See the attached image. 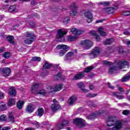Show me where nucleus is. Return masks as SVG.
Instances as JSON below:
<instances>
[{
  "label": "nucleus",
  "mask_w": 130,
  "mask_h": 130,
  "mask_svg": "<svg viewBox=\"0 0 130 130\" xmlns=\"http://www.w3.org/2000/svg\"><path fill=\"white\" fill-rule=\"evenodd\" d=\"M24 36L27 38V39L24 41L25 44H32V43L36 40V36H35L34 34L29 32V31L25 32Z\"/></svg>",
  "instance_id": "nucleus-1"
},
{
  "label": "nucleus",
  "mask_w": 130,
  "mask_h": 130,
  "mask_svg": "<svg viewBox=\"0 0 130 130\" xmlns=\"http://www.w3.org/2000/svg\"><path fill=\"white\" fill-rule=\"evenodd\" d=\"M66 31H63L61 29H59L57 30V34L56 35V39L58 42H64L66 41V37L67 35Z\"/></svg>",
  "instance_id": "nucleus-2"
},
{
  "label": "nucleus",
  "mask_w": 130,
  "mask_h": 130,
  "mask_svg": "<svg viewBox=\"0 0 130 130\" xmlns=\"http://www.w3.org/2000/svg\"><path fill=\"white\" fill-rule=\"evenodd\" d=\"M70 123V121L68 120H63L60 122H59L56 124V127L57 130L63 129L66 126H68Z\"/></svg>",
  "instance_id": "nucleus-3"
},
{
  "label": "nucleus",
  "mask_w": 130,
  "mask_h": 130,
  "mask_svg": "<svg viewBox=\"0 0 130 130\" xmlns=\"http://www.w3.org/2000/svg\"><path fill=\"white\" fill-rule=\"evenodd\" d=\"M92 46H93V42L91 41H89L88 40L82 41V47L83 48L84 50L90 49V48L92 47Z\"/></svg>",
  "instance_id": "nucleus-4"
},
{
  "label": "nucleus",
  "mask_w": 130,
  "mask_h": 130,
  "mask_svg": "<svg viewBox=\"0 0 130 130\" xmlns=\"http://www.w3.org/2000/svg\"><path fill=\"white\" fill-rule=\"evenodd\" d=\"M0 73L3 75V77L7 78L8 77H10V75H11L12 71L9 68H0Z\"/></svg>",
  "instance_id": "nucleus-5"
},
{
  "label": "nucleus",
  "mask_w": 130,
  "mask_h": 130,
  "mask_svg": "<svg viewBox=\"0 0 130 130\" xmlns=\"http://www.w3.org/2000/svg\"><path fill=\"white\" fill-rule=\"evenodd\" d=\"M105 111L100 110L99 111L96 112L95 113H92L90 114H89V116L87 117V119H95L96 118V117L98 116V115H101L102 114H103Z\"/></svg>",
  "instance_id": "nucleus-6"
},
{
  "label": "nucleus",
  "mask_w": 130,
  "mask_h": 130,
  "mask_svg": "<svg viewBox=\"0 0 130 130\" xmlns=\"http://www.w3.org/2000/svg\"><path fill=\"white\" fill-rule=\"evenodd\" d=\"M99 53H100V48L95 47L92 50L91 53L89 54V55L90 58H95V57H97Z\"/></svg>",
  "instance_id": "nucleus-7"
},
{
  "label": "nucleus",
  "mask_w": 130,
  "mask_h": 130,
  "mask_svg": "<svg viewBox=\"0 0 130 130\" xmlns=\"http://www.w3.org/2000/svg\"><path fill=\"white\" fill-rule=\"evenodd\" d=\"M128 64L129 63L127 61L125 60H120L118 61L117 67L121 70V69H123L125 66H128Z\"/></svg>",
  "instance_id": "nucleus-8"
},
{
  "label": "nucleus",
  "mask_w": 130,
  "mask_h": 130,
  "mask_svg": "<svg viewBox=\"0 0 130 130\" xmlns=\"http://www.w3.org/2000/svg\"><path fill=\"white\" fill-rule=\"evenodd\" d=\"M8 94L11 97H15L17 95V90L15 87L11 86L8 90Z\"/></svg>",
  "instance_id": "nucleus-9"
},
{
  "label": "nucleus",
  "mask_w": 130,
  "mask_h": 130,
  "mask_svg": "<svg viewBox=\"0 0 130 130\" xmlns=\"http://www.w3.org/2000/svg\"><path fill=\"white\" fill-rule=\"evenodd\" d=\"M70 9L71 10L70 12V16H76L77 15V7L76 4L73 3L70 7Z\"/></svg>",
  "instance_id": "nucleus-10"
},
{
  "label": "nucleus",
  "mask_w": 130,
  "mask_h": 130,
  "mask_svg": "<svg viewBox=\"0 0 130 130\" xmlns=\"http://www.w3.org/2000/svg\"><path fill=\"white\" fill-rule=\"evenodd\" d=\"M51 110L52 112H55V111H57L59 110L61 108L60 105L57 104H53L50 106Z\"/></svg>",
  "instance_id": "nucleus-11"
},
{
  "label": "nucleus",
  "mask_w": 130,
  "mask_h": 130,
  "mask_svg": "<svg viewBox=\"0 0 130 130\" xmlns=\"http://www.w3.org/2000/svg\"><path fill=\"white\" fill-rule=\"evenodd\" d=\"M35 109H34V107L32 105V104H28L26 109H25V111L26 112H27V113H32L33 111H34Z\"/></svg>",
  "instance_id": "nucleus-12"
},
{
  "label": "nucleus",
  "mask_w": 130,
  "mask_h": 130,
  "mask_svg": "<svg viewBox=\"0 0 130 130\" xmlns=\"http://www.w3.org/2000/svg\"><path fill=\"white\" fill-rule=\"evenodd\" d=\"M57 49H63L65 51H68L70 49V46L66 45H58L56 46Z\"/></svg>",
  "instance_id": "nucleus-13"
},
{
  "label": "nucleus",
  "mask_w": 130,
  "mask_h": 130,
  "mask_svg": "<svg viewBox=\"0 0 130 130\" xmlns=\"http://www.w3.org/2000/svg\"><path fill=\"white\" fill-rule=\"evenodd\" d=\"M71 32L72 34H74L75 36H79L81 34L82 31L77 29L76 28H72L71 29Z\"/></svg>",
  "instance_id": "nucleus-14"
},
{
  "label": "nucleus",
  "mask_w": 130,
  "mask_h": 130,
  "mask_svg": "<svg viewBox=\"0 0 130 130\" xmlns=\"http://www.w3.org/2000/svg\"><path fill=\"white\" fill-rule=\"evenodd\" d=\"M51 67H52V64L46 61H45L44 64L43 65L42 71H44V70H49Z\"/></svg>",
  "instance_id": "nucleus-15"
},
{
  "label": "nucleus",
  "mask_w": 130,
  "mask_h": 130,
  "mask_svg": "<svg viewBox=\"0 0 130 130\" xmlns=\"http://www.w3.org/2000/svg\"><path fill=\"white\" fill-rule=\"evenodd\" d=\"M73 123L75 125H81L82 124V118H76L73 119Z\"/></svg>",
  "instance_id": "nucleus-16"
},
{
  "label": "nucleus",
  "mask_w": 130,
  "mask_h": 130,
  "mask_svg": "<svg viewBox=\"0 0 130 130\" xmlns=\"http://www.w3.org/2000/svg\"><path fill=\"white\" fill-rule=\"evenodd\" d=\"M6 39L10 44H12V45H15V41H14V36H7L6 37Z\"/></svg>",
  "instance_id": "nucleus-17"
},
{
  "label": "nucleus",
  "mask_w": 130,
  "mask_h": 130,
  "mask_svg": "<svg viewBox=\"0 0 130 130\" xmlns=\"http://www.w3.org/2000/svg\"><path fill=\"white\" fill-rule=\"evenodd\" d=\"M39 87V84L36 83L32 85L31 87V92L32 94H35L37 90H38V88Z\"/></svg>",
  "instance_id": "nucleus-18"
},
{
  "label": "nucleus",
  "mask_w": 130,
  "mask_h": 130,
  "mask_svg": "<svg viewBox=\"0 0 130 130\" xmlns=\"http://www.w3.org/2000/svg\"><path fill=\"white\" fill-rule=\"evenodd\" d=\"M54 77H53L54 81H60L62 79V73L58 72L56 75H54Z\"/></svg>",
  "instance_id": "nucleus-19"
},
{
  "label": "nucleus",
  "mask_w": 130,
  "mask_h": 130,
  "mask_svg": "<svg viewBox=\"0 0 130 130\" xmlns=\"http://www.w3.org/2000/svg\"><path fill=\"white\" fill-rule=\"evenodd\" d=\"M120 94L119 92H113L112 93V95L114 97H116L117 99L121 100V99H124L125 97L123 95H119Z\"/></svg>",
  "instance_id": "nucleus-20"
},
{
  "label": "nucleus",
  "mask_w": 130,
  "mask_h": 130,
  "mask_svg": "<svg viewBox=\"0 0 130 130\" xmlns=\"http://www.w3.org/2000/svg\"><path fill=\"white\" fill-rule=\"evenodd\" d=\"M77 101V96L72 95L69 100V105H73Z\"/></svg>",
  "instance_id": "nucleus-21"
},
{
  "label": "nucleus",
  "mask_w": 130,
  "mask_h": 130,
  "mask_svg": "<svg viewBox=\"0 0 130 130\" xmlns=\"http://www.w3.org/2000/svg\"><path fill=\"white\" fill-rule=\"evenodd\" d=\"M117 71V68L116 67V66H113L112 67H110L109 74H110V75H111L112 74H115V73H116Z\"/></svg>",
  "instance_id": "nucleus-22"
},
{
  "label": "nucleus",
  "mask_w": 130,
  "mask_h": 130,
  "mask_svg": "<svg viewBox=\"0 0 130 130\" xmlns=\"http://www.w3.org/2000/svg\"><path fill=\"white\" fill-rule=\"evenodd\" d=\"M82 79V72H79L78 74H76L74 76V77L73 78V81H78Z\"/></svg>",
  "instance_id": "nucleus-23"
},
{
  "label": "nucleus",
  "mask_w": 130,
  "mask_h": 130,
  "mask_svg": "<svg viewBox=\"0 0 130 130\" xmlns=\"http://www.w3.org/2000/svg\"><path fill=\"white\" fill-rule=\"evenodd\" d=\"M16 104V101H15V99L14 98H10L8 103V106H13Z\"/></svg>",
  "instance_id": "nucleus-24"
},
{
  "label": "nucleus",
  "mask_w": 130,
  "mask_h": 130,
  "mask_svg": "<svg viewBox=\"0 0 130 130\" xmlns=\"http://www.w3.org/2000/svg\"><path fill=\"white\" fill-rule=\"evenodd\" d=\"M43 114H44V109L43 108H39L38 109V116L41 117V116H43Z\"/></svg>",
  "instance_id": "nucleus-25"
},
{
  "label": "nucleus",
  "mask_w": 130,
  "mask_h": 130,
  "mask_svg": "<svg viewBox=\"0 0 130 130\" xmlns=\"http://www.w3.org/2000/svg\"><path fill=\"white\" fill-rule=\"evenodd\" d=\"M113 42H114V39H108L105 41V44L106 45H110V44H112V43H113Z\"/></svg>",
  "instance_id": "nucleus-26"
},
{
  "label": "nucleus",
  "mask_w": 130,
  "mask_h": 130,
  "mask_svg": "<svg viewBox=\"0 0 130 130\" xmlns=\"http://www.w3.org/2000/svg\"><path fill=\"white\" fill-rule=\"evenodd\" d=\"M8 121H11V122H12V123L15 122V117H14L12 113L9 114Z\"/></svg>",
  "instance_id": "nucleus-27"
},
{
  "label": "nucleus",
  "mask_w": 130,
  "mask_h": 130,
  "mask_svg": "<svg viewBox=\"0 0 130 130\" xmlns=\"http://www.w3.org/2000/svg\"><path fill=\"white\" fill-rule=\"evenodd\" d=\"M24 103H25V102H24V101H19L17 103V105H16L17 108H18L19 110L22 109V107H23V104H24Z\"/></svg>",
  "instance_id": "nucleus-28"
},
{
  "label": "nucleus",
  "mask_w": 130,
  "mask_h": 130,
  "mask_svg": "<svg viewBox=\"0 0 130 130\" xmlns=\"http://www.w3.org/2000/svg\"><path fill=\"white\" fill-rule=\"evenodd\" d=\"M98 31L99 34H100L101 36H103V37L106 36V32L104 31V29H103V28L100 27L98 29Z\"/></svg>",
  "instance_id": "nucleus-29"
},
{
  "label": "nucleus",
  "mask_w": 130,
  "mask_h": 130,
  "mask_svg": "<svg viewBox=\"0 0 130 130\" xmlns=\"http://www.w3.org/2000/svg\"><path fill=\"white\" fill-rule=\"evenodd\" d=\"M103 10L108 14H112V11H113V9L112 8V7H106L105 8H104Z\"/></svg>",
  "instance_id": "nucleus-30"
},
{
  "label": "nucleus",
  "mask_w": 130,
  "mask_h": 130,
  "mask_svg": "<svg viewBox=\"0 0 130 130\" xmlns=\"http://www.w3.org/2000/svg\"><path fill=\"white\" fill-rule=\"evenodd\" d=\"M88 105L91 107H97L98 105L93 101H89L87 102Z\"/></svg>",
  "instance_id": "nucleus-31"
},
{
  "label": "nucleus",
  "mask_w": 130,
  "mask_h": 130,
  "mask_svg": "<svg viewBox=\"0 0 130 130\" xmlns=\"http://www.w3.org/2000/svg\"><path fill=\"white\" fill-rule=\"evenodd\" d=\"M74 55H75V53H74V52H68V53L66 54V58H71V57H73V56H74Z\"/></svg>",
  "instance_id": "nucleus-32"
},
{
  "label": "nucleus",
  "mask_w": 130,
  "mask_h": 130,
  "mask_svg": "<svg viewBox=\"0 0 130 130\" xmlns=\"http://www.w3.org/2000/svg\"><path fill=\"white\" fill-rule=\"evenodd\" d=\"M62 89V86L60 84H57L55 86V90L56 92L60 91Z\"/></svg>",
  "instance_id": "nucleus-33"
},
{
  "label": "nucleus",
  "mask_w": 130,
  "mask_h": 130,
  "mask_svg": "<svg viewBox=\"0 0 130 130\" xmlns=\"http://www.w3.org/2000/svg\"><path fill=\"white\" fill-rule=\"evenodd\" d=\"M84 16L86 18H93V14L89 11L85 12Z\"/></svg>",
  "instance_id": "nucleus-34"
},
{
  "label": "nucleus",
  "mask_w": 130,
  "mask_h": 130,
  "mask_svg": "<svg viewBox=\"0 0 130 130\" xmlns=\"http://www.w3.org/2000/svg\"><path fill=\"white\" fill-rule=\"evenodd\" d=\"M77 40V38L76 37L72 36L71 35H69L68 36V41H76Z\"/></svg>",
  "instance_id": "nucleus-35"
},
{
  "label": "nucleus",
  "mask_w": 130,
  "mask_h": 130,
  "mask_svg": "<svg viewBox=\"0 0 130 130\" xmlns=\"http://www.w3.org/2000/svg\"><path fill=\"white\" fill-rule=\"evenodd\" d=\"M94 68H95L94 66H89L85 69L84 72L85 73H90Z\"/></svg>",
  "instance_id": "nucleus-36"
},
{
  "label": "nucleus",
  "mask_w": 130,
  "mask_h": 130,
  "mask_svg": "<svg viewBox=\"0 0 130 130\" xmlns=\"http://www.w3.org/2000/svg\"><path fill=\"white\" fill-rule=\"evenodd\" d=\"M15 10H16V6L12 5L9 7L8 9V12H9V13H13V12H14Z\"/></svg>",
  "instance_id": "nucleus-37"
},
{
  "label": "nucleus",
  "mask_w": 130,
  "mask_h": 130,
  "mask_svg": "<svg viewBox=\"0 0 130 130\" xmlns=\"http://www.w3.org/2000/svg\"><path fill=\"white\" fill-rule=\"evenodd\" d=\"M3 57L5 58H8L11 56V53L10 52H5L4 54H2Z\"/></svg>",
  "instance_id": "nucleus-38"
},
{
  "label": "nucleus",
  "mask_w": 130,
  "mask_h": 130,
  "mask_svg": "<svg viewBox=\"0 0 130 130\" xmlns=\"http://www.w3.org/2000/svg\"><path fill=\"white\" fill-rule=\"evenodd\" d=\"M8 119V117L6 115H2L0 116V121H6Z\"/></svg>",
  "instance_id": "nucleus-39"
},
{
  "label": "nucleus",
  "mask_w": 130,
  "mask_h": 130,
  "mask_svg": "<svg viewBox=\"0 0 130 130\" xmlns=\"http://www.w3.org/2000/svg\"><path fill=\"white\" fill-rule=\"evenodd\" d=\"M96 96H97V93H89L86 95V97L87 98H93L94 97H96Z\"/></svg>",
  "instance_id": "nucleus-40"
},
{
  "label": "nucleus",
  "mask_w": 130,
  "mask_h": 130,
  "mask_svg": "<svg viewBox=\"0 0 130 130\" xmlns=\"http://www.w3.org/2000/svg\"><path fill=\"white\" fill-rule=\"evenodd\" d=\"M130 79V76L128 75H127L125 76L122 79L121 81L122 82H126V81H128Z\"/></svg>",
  "instance_id": "nucleus-41"
},
{
  "label": "nucleus",
  "mask_w": 130,
  "mask_h": 130,
  "mask_svg": "<svg viewBox=\"0 0 130 130\" xmlns=\"http://www.w3.org/2000/svg\"><path fill=\"white\" fill-rule=\"evenodd\" d=\"M5 110H7V106L6 104H3L0 105V111H5Z\"/></svg>",
  "instance_id": "nucleus-42"
},
{
  "label": "nucleus",
  "mask_w": 130,
  "mask_h": 130,
  "mask_svg": "<svg viewBox=\"0 0 130 130\" xmlns=\"http://www.w3.org/2000/svg\"><path fill=\"white\" fill-rule=\"evenodd\" d=\"M56 90H55V88H53V87H49V94H54L55 93Z\"/></svg>",
  "instance_id": "nucleus-43"
},
{
  "label": "nucleus",
  "mask_w": 130,
  "mask_h": 130,
  "mask_svg": "<svg viewBox=\"0 0 130 130\" xmlns=\"http://www.w3.org/2000/svg\"><path fill=\"white\" fill-rule=\"evenodd\" d=\"M31 60L32 61H41V58L40 57H34L32 58Z\"/></svg>",
  "instance_id": "nucleus-44"
},
{
  "label": "nucleus",
  "mask_w": 130,
  "mask_h": 130,
  "mask_svg": "<svg viewBox=\"0 0 130 130\" xmlns=\"http://www.w3.org/2000/svg\"><path fill=\"white\" fill-rule=\"evenodd\" d=\"M110 4V3L109 2H101L99 3V5H103L104 7H107V6H109Z\"/></svg>",
  "instance_id": "nucleus-45"
},
{
  "label": "nucleus",
  "mask_w": 130,
  "mask_h": 130,
  "mask_svg": "<svg viewBox=\"0 0 130 130\" xmlns=\"http://www.w3.org/2000/svg\"><path fill=\"white\" fill-rule=\"evenodd\" d=\"M63 23H66V24H68L69 22H70V17L68 16L66 17L63 20Z\"/></svg>",
  "instance_id": "nucleus-46"
},
{
  "label": "nucleus",
  "mask_w": 130,
  "mask_h": 130,
  "mask_svg": "<svg viewBox=\"0 0 130 130\" xmlns=\"http://www.w3.org/2000/svg\"><path fill=\"white\" fill-rule=\"evenodd\" d=\"M122 114H123V115H128L129 114H130V111L127 110H125L123 111Z\"/></svg>",
  "instance_id": "nucleus-47"
},
{
  "label": "nucleus",
  "mask_w": 130,
  "mask_h": 130,
  "mask_svg": "<svg viewBox=\"0 0 130 130\" xmlns=\"http://www.w3.org/2000/svg\"><path fill=\"white\" fill-rule=\"evenodd\" d=\"M37 94H39L40 95H45V94H46V92H45V90H40Z\"/></svg>",
  "instance_id": "nucleus-48"
},
{
  "label": "nucleus",
  "mask_w": 130,
  "mask_h": 130,
  "mask_svg": "<svg viewBox=\"0 0 130 130\" xmlns=\"http://www.w3.org/2000/svg\"><path fill=\"white\" fill-rule=\"evenodd\" d=\"M67 53V51L61 50L59 52V56H63L64 55V54Z\"/></svg>",
  "instance_id": "nucleus-49"
},
{
  "label": "nucleus",
  "mask_w": 130,
  "mask_h": 130,
  "mask_svg": "<svg viewBox=\"0 0 130 130\" xmlns=\"http://www.w3.org/2000/svg\"><path fill=\"white\" fill-rule=\"evenodd\" d=\"M103 64H105V66H110V64H111V62L107 60H104Z\"/></svg>",
  "instance_id": "nucleus-50"
},
{
  "label": "nucleus",
  "mask_w": 130,
  "mask_h": 130,
  "mask_svg": "<svg viewBox=\"0 0 130 130\" xmlns=\"http://www.w3.org/2000/svg\"><path fill=\"white\" fill-rule=\"evenodd\" d=\"M89 34H91V35H92L93 36H95L97 35V34H96V31L95 30H90L89 31Z\"/></svg>",
  "instance_id": "nucleus-51"
},
{
  "label": "nucleus",
  "mask_w": 130,
  "mask_h": 130,
  "mask_svg": "<svg viewBox=\"0 0 130 130\" xmlns=\"http://www.w3.org/2000/svg\"><path fill=\"white\" fill-rule=\"evenodd\" d=\"M123 16H130V11H125L122 14Z\"/></svg>",
  "instance_id": "nucleus-52"
},
{
  "label": "nucleus",
  "mask_w": 130,
  "mask_h": 130,
  "mask_svg": "<svg viewBox=\"0 0 130 130\" xmlns=\"http://www.w3.org/2000/svg\"><path fill=\"white\" fill-rule=\"evenodd\" d=\"M48 74V72L47 71L45 73L44 72H42L41 74V77H46V76H47V74Z\"/></svg>",
  "instance_id": "nucleus-53"
},
{
  "label": "nucleus",
  "mask_w": 130,
  "mask_h": 130,
  "mask_svg": "<svg viewBox=\"0 0 130 130\" xmlns=\"http://www.w3.org/2000/svg\"><path fill=\"white\" fill-rule=\"evenodd\" d=\"M86 124H87V123H86V121H85V120L82 119V126L83 127L84 126H86Z\"/></svg>",
  "instance_id": "nucleus-54"
},
{
  "label": "nucleus",
  "mask_w": 130,
  "mask_h": 130,
  "mask_svg": "<svg viewBox=\"0 0 130 130\" xmlns=\"http://www.w3.org/2000/svg\"><path fill=\"white\" fill-rule=\"evenodd\" d=\"M5 98V93L3 92H0V100Z\"/></svg>",
  "instance_id": "nucleus-55"
},
{
  "label": "nucleus",
  "mask_w": 130,
  "mask_h": 130,
  "mask_svg": "<svg viewBox=\"0 0 130 130\" xmlns=\"http://www.w3.org/2000/svg\"><path fill=\"white\" fill-rule=\"evenodd\" d=\"M93 17H88L87 19V23H91L92 21H93Z\"/></svg>",
  "instance_id": "nucleus-56"
},
{
  "label": "nucleus",
  "mask_w": 130,
  "mask_h": 130,
  "mask_svg": "<svg viewBox=\"0 0 130 130\" xmlns=\"http://www.w3.org/2000/svg\"><path fill=\"white\" fill-rule=\"evenodd\" d=\"M95 76H96V75L94 73H92L91 74L88 75V78L91 79V78H93V77H95Z\"/></svg>",
  "instance_id": "nucleus-57"
},
{
  "label": "nucleus",
  "mask_w": 130,
  "mask_h": 130,
  "mask_svg": "<svg viewBox=\"0 0 130 130\" xmlns=\"http://www.w3.org/2000/svg\"><path fill=\"white\" fill-rule=\"evenodd\" d=\"M5 49H6V48H5V47H1L0 48V53H3V52H4Z\"/></svg>",
  "instance_id": "nucleus-58"
},
{
  "label": "nucleus",
  "mask_w": 130,
  "mask_h": 130,
  "mask_svg": "<svg viewBox=\"0 0 130 130\" xmlns=\"http://www.w3.org/2000/svg\"><path fill=\"white\" fill-rule=\"evenodd\" d=\"M89 89L90 90H94V89H95V87H94V85H93V84H89Z\"/></svg>",
  "instance_id": "nucleus-59"
},
{
  "label": "nucleus",
  "mask_w": 130,
  "mask_h": 130,
  "mask_svg": "<svg viewBox=\"0 0 130 130\" xmlns=\"http://www.w3.org/2000/svg\"><path fill=\"white\" fill-rule=\"evenodd\" d=\"M95 39L97 41H100L101 39L100 38V37L98 35H95Z\"/></svg>",
  "instance_id": "nucleus-60"
},
{
  "label": "nucleus",
  "mask_w": 130,
  "mask_h": 130,
  "mask_svg": "<svg viewBox=\"0 0 130 130\" xmlns=\"http://www.w3.org/2000/svg\"><path fill=\"white\" fill-rule=\"evenodd\" d=\"M29 24L31 28L35 27V23L34 22H30Z\"/></svg>",
  "instance_id": "nucleus-61"
},
{
  "label": "nucleus",
  "mask_w": 130,
  "mask_h": 130,
  "mask_svg": "<svg viewBox=\"0 0 130 130\" xmlns=\"http://www.w3.org/2000/svg\"><path fill=\"white\" fill-rule=\"evenodd\" d=\"M78 87H79V89H80L81 90H82V82H79L78 84H77Z\"/></svg>",
  "instance_id": "nucleus-62"
},
{
  "label": "nucleus",
  "mask_w": 130,
  "mask_h": 130,
  "mask_svg": "<svg viewBox=\"0 0 130 130\" xmlns=\"http://www.w3.org/2000/svg\"><path fill=\"white\" fill-rule=\"evenodd\" d=\"M10 129H11V128H10V127L5 126V127H4L2 130H10Z\"/></svg>",
  "instance_id": "nucleus-63"
},
{
  "label": "nucleus",
  "mask_w": 130,
  "mask_h": 130,
  "mask_svg": "<svg viewBox=\"0 0 130 130\" xmlns=\"http://www.w3.org/2000/svg\"><path fill=\"white\" fill-rule=\"evenodd\" d=\"M25 130H35V128L33 127H28L26 128Z\"/></svg>",
  "instance_id": "nucleus-64"
}]
</instances>
